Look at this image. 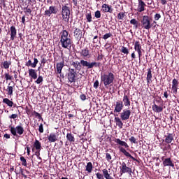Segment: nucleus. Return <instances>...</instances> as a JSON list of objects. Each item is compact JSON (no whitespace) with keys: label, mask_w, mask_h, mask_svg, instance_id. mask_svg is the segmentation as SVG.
Returning a JSON list of instances; mask_svg holds the SVG:
<instances>
[{"label":"nucleus","mask_w":179,"mask_h":179,"mask_svg":"<svg viewBox=\"0 0 179 179\" xmlns=\"http://www.w3.org/2000/svg\"><path fill=\"white\" fill-rule=\"evenodd\" d=\"M69 34L68 33V31L63 30L60 33V41L61 45L63 48H66L67 50H71V48L72 47V40L69 38Z\"/></svg>","instance_id":"obj_1"},{"label":"nucleus","mask_w":179,"mask_h":179,"mask_svg":"<svg viewBox=\"0 0 179 179\" xmlns=\"http://www.w3.org/2000/svg\"><path fill=\"white\" fill-rule=\"evenodd\" d=\"M115 76L112 72H106L101 75V82L106 88L113 86Z\"/></svg>","instance_id":"obj_2"},{"label":"nucleus","mask_w":179,"mask_h":179,"mask_svg":"<svg viewBox=\"0 0 179 179\" xmlns=\"http://www.w3.org/2000/svg\"><path fill=\"white\" fill-rule=\"evenodd\" d=\"M62 19L66 23H69L71 19V8L67 6H63L62 10Z\"/></svg>","instance_id":"obj_3"},{"label":"nucleus","mask_w":179,"mask_h":179,"mask_svg":"<svg viewBox=\"0 0 179 179\" xmlns=\"http://www.w3.org/2000/svg\"><path fill=\"white\" fill-rule=\"evenodd\" d=\"M78 77V73L75 69L69 68L67 73V79L69 83H75L76 82V78Z\"/></svg>","instance_id":"obj_4"},{"label":"nucleus","mask_w":179,"mask_h":179,"mask_svg":"<svg viewBox=\"0 0 179 179\" xmlns=\"http://www.w3.org/2000/svg\"><path fill=\"white\" fill-rule=\"evenodd\" d=\"M10 132H11L13 136H18L17 135L20 136L24 134V129L20 125L16 126V127H10Z\"/></svg>","instance_id":"obj_5"},{"label":"nucleus","mask_w":179,"mask_h":179,"mask_svg":"<svg viewBox=\"0 0 179 179\" xmlns=\"http://www.w3.org/2000/svg\"><path fill=\"white\" fill-rule=\"evenodd\" d=\"M120 165L121 176H122V174H125L126 173L129 174V176H132V168L127 166L125 162H120Z\"/></svg>","instance_id":"obj_6"},{"label":"nucleus","mask_w":179,"mask_h":179,"mask_svg":"<svg viewBox=\"0 0 179 179\" xmlns=\"http://www.w3.org/2000/svg\"><path fill=\"white\" fill-rule=\"evenodd\" d=\"M152 24L150 23V17L148 15L143 16V19L141 20V27L143 29L145 30H150L152 29Z\"/></svg>","instance_id":"obj_7"},{"label":"nucleus","mask_w":179,"mask_h":179,"mask_svg":"<svg viewBox=\"0 0 179 179\" xmlns=\"http://www.w3.org/2000/svg\"><path fill=\"white\" fill-rule=\"evenodd\" d=\"M41 143L38 140L36 139L34 142V145L32 147V152L36 150V152H35L34 153V155L36 156L38 159H41V157H40V152H41Z\"/></svg>","instance_id":"obj_8"},{"label":"nucleus","mask_w":179,"mask_h":179,"mask_svg":"<svg viewBox=\"0 0 179 179\" xmlns=\"http://www.w3.org/2000/svg\"><path fill=\"white\" fill-rule=\"evenodd\" d=\"M102 173H96V178L98 179H114V178H113L111 176V175H110V173H108V170H107V169H104L102 170Z\"/></svg>","instance_id":"obj_9"},{"label":"nucleus","mask_w":179,"mask_h":179,"mask_svg":"<svg viewBox=\"0 0 179 179\" xmlns=\"http://www.w3.org/2000/svg\"><path fill=\"white\" fill-rule=\"evenodd\" d=\"M57 13H58L57 7L55 6H50L48 10H45L44 16L50 17L52 15H57Z\"/></svg>","instance_id":"obj_10"},{"label":"nucleus","mask_w":179,"mask_h":179,"mask_svg":"<svg viewBox=\"0 0 179 179\" xmlns=\"http://www.w3.org/2000/svg\"><path fill=\"white\" fill-rule=\"evenodd\" d=\"M131 117V110L129 109H124L122 112L120 113V118L122 121H127L129 120Z\"/></svg>","instance_id":"obj_11"},{"label":"nucleus","mask_w":179,"mask_h":179,"mask_svg":"<svg viewBox=\"0 0 179 179\" xmlns=\"http://www.w3.org/2000/svg\"><path fill=\"white\" fill-rule=\"evenodd\" d=\"M162 164L164 167H172V169H174V162H173V160H171V158H165L164 157H162Z\"/></svg>","instance_id":"obj_12"},{"label":"nucleus","mask_w":179,"mask_h":179,"mask_svg":"<svg viewBox=\"0 0 179 179\" xmlns=\"http://www.w3.org/2000/svg\"><path fill=\"white\" fill-rule=\"evenodd\" d=\"M80 64L83 68H86L87 69H93V66L96 65L95 63L90 62L87 60L81 59Z\"/></svg>","instance_id":"obj_13"},{"label":"nucleus","mask_w":179,"mask_h":179,"mask_svg":"<svg viewBox=\"0 0 179 179\" xmlns=\"http://www.w3.org/2000/svg\"><path fill=\"white\" fill-rule=\"evenodd\" d=\"M124 103L122 101H117L115 104L114 113H121L124 110Z\"/></svg>","instance_id":"obj_14"},{"label":"nucleus","mask_w":179,"mask_h":179,"mask_svg":"<svg viewBox=\"0 0 179 179\" xmlns=\"http://www.w3.org/2000/svg\"><path fill=\"white\" fill-rule=\"evenodd\" d=\"M134 50L138 52V58L141 59V57H142V45H141V42H139V41H136L134 43Z\"/></svg>","instance_id":"obj_15"},{"label":"nucleus","mask_w":179,"mask_h":179,"mask_svg":"<svg viewBox=\"0 0 179 179\" xmlns=\"http://www.w3.org/2000/svg\"><path fill=\"white\" fill-rule=\"evenodd\" d=\"M102 12H104L105 13H113L114 12V8H113V6L108 5V4H103L102 6Z\"/></svg>","instance_id":"obj_16"},{"label":"nucleus","mask_w":179,"mask_h":179,"mask_svg":"<svg viewBox=\"0 0 179 179\" xmlns=\"http://www.w3.org/2000/svg\"><path fill=\"white\" fill-rule=\"evenodd\" d=\"M28 72L29 76V78H31V82H33V79L34 80H36V79H37V78L38 77V76L37 75V71L36 69H29L28 70Z\"/></svg>","instance_id":"obj_17"},{"label":"nucleus","mask_w":179,"mask_h":179,"mask_svg":"<svg viewBox=\"0 0 179 179\" xmlns=\"http://www.w3.org/2000/svg\"><path fill=\"white\" fill-rule=\"evenodd\" d=\"M10 40L11 41H15V38H16V36L17 34V30L16 29V27L11 26L10 27Z\"/></svg>","instance_id":"obj_18"},{"label":"nucleus","mask_w":179,"mask_h":179,"mask_svg":"<svg viewBox=\"0 0 179 179\" xmlns=\"http://www.w3.org/2000/svg\"><path fill=\"white\" fill-rule=\"evenodd\" d=\"M80 55L83 57V58H90V57H92L90 50H89V48H85L84 49H82L81 52H80Z\"/></svg>","instance_id":"obj_19"},{"label":"nucleus","mask_w":179,"mask_h":179,"mask_svg":"<svg viewBox=\"0 0 179 179\" xmlns=\"http://www.w3.org/2000/svg\"><path fill=\"white\" fill-rule=\"evenodd\" d=\"M119 150L121 153H123V155L126 156V157H130V159H132L134 162H139L135 157H132V155H131L130 153L127 152V150H125V148L122 147H119Z\"/></svg>","instance_id":"obj_20"},{"label":"nucleus","mask_w":179,"mask_h":179,"mask_svg":"<svg viewBox=\"0 0 179 179\" xmlns=\"http://www.w3.org/2000/svg\"><path fill=\"white\" fill-rule=\"evenodd\" d=\"M64 66H65V61H64V59L62 62L57 63L56 64L57 73H59V74L62 73V69Z\"/></svg>","instance_id":"obj_21"},{"label":"nucleus","mask_w":179,"mask_h":179,"mask_svg":"<svg viewBox=\"0 0 179 179\" xmlns=\"http://www.w3.org/2000/svg\"><path fill=\"white\" fill-rule=\"evenodd\" d=\"M122 103L125 107L131 106V100H129V96L127 95V94L125 93L123 96Z\"/></svg>","instance_id":"obj_22"},{"label":"nucleus","mask_w":179,"mask_h":179,"mask_svg":"<svg viewBox=\"0 0 179 179\" xmlns=\"http://www.w3.org/2000/svg\"><path fill=\"white\" fill-rule=\"evenodd\" d=\"M178 90V80L174 78L172 80V93L177 94V90Z\"/></svg>","instance_id":"obj_23"},{"label":"nucleus","mask_w":179,"mask_h":179,"mask_svg":"<svg viewBox=\"0 0 179 179\" xmlns=\"http://www.w3.org/2000/svg\"><path fill=\"white\" fill-rule=\"evenodd\" d=\"M145 6H146V3H145V1L143 0H138L137 12L142 13L145 11Z\"/></svg>","instance_id":"obj_24"},{"label":"nucleus","mask_w":179,"mask_h":179,"mask_svg":"<svg viewBox=\"0 0 179 179\" xmlns=\"http://www.w3.org/2000/svg\"><path fill=\"white\" fill-rule=\"evenodd\" d=\"M165 137V143L170 144L174 141V136L171 133H167Z\"/></svg>","instance_id":"obj_25"},{"label":"nucleus","mask_w":179,"mask_h":179,"mask_svg":"<svg viewBox=\"0 0 179 179\" xmlns=\"http://www.w3.org/2000/svg\"><path fill=\"white\" fill-rule=\"evenodd\" d=\"M48 139L50 143H54L58 141V136L55 133H50L48 137Z\"/></svg>","instance_id":"obj_26"},{"label":"nucleus","mask_w":179,"mask_h":179,"mask_svg":"<svg viewBox=\"0 0 179 179\" xmlns=\"http://www.w3.org/2000/svg\"><path fill=\"white\" fill-rule=\"evenodd\" d=\"M74 37L77 40H80L82 38V31L79 28H74Z\"/></svg>","instance_id":"obj_27"},{"label":"nucleus","mask_w":179,"mask_h":179,"mask_svg":"<svg viewBox=\"0 0 179 179\" xmlns=\"http://www.w3.org/2000/svg\"><path fill=\"white\" fill-rule=\"evenodd\" d=\"M115 143L117 145H120V146H124L126 149H128L129 148V145H128V143L125 141H121L120 138H115L113 140Z\"/></svg>","instance_id":"obj_28"},{"label":"nucleus","mask_w":179,"mask_h":179,"mask_svg":"<svg viewBox=\"0 0 179 179\" xmlns=\"http://www.w3.org/2000/svg\"><path fill=\"white\" fill-rule=\"evenodd\" d=\"M71 65L73 66L75 71H80L82 69V64L80 61L72 62Z\"/></svg>","instance_id":"obj_29"},{"label":"nucleus","mask_w":179,"mask_h":179,"mask_svg":"<svg viewBox=\"0 0 179 179\" xmlns=\"http://www.w3.org/2000/svg\"><path fill=\"white\" fill-rule=\"evenodd\" d=\"M152 108L155 113H162L163 111V106H157L156 103L152 106Z\"/></svg>","instance_id":"obj_30"},{"label":"nucleus","mask_w":179,"mask_h":179,"mask_svg":"<svg viewBox=\"0 0 179 179\" xmlns=\"http://www.w3.org/2000/svg\"><path fill=\"white\" fill-rule=\"evenodd\" d=\"M153 78L152 75V68H150L148 69V73H147V83L149 85V83H152V78Z\"/></svg>","instance_id":"obj_31"},{"label":"nucleus","mask_w":179,"mask_h":179,"mask_svg":"<svg viewBox=\"0 0 179 179\" xmlns=\"http://www.w3.org/2000/svg\"><path fill=\"white\" fill-rule=\"evenodd\" d=\"M130 24H133V29H134V30H138V27H139L141 23H139V21L136 20V19L133 18L130 20Z\"/></svg>","instance_id":"obj_32"},{"label":"nucleus","mask_w":179,"mask_h":179,"mask_svg":"<svg viewBox=\"0 0 179 179\" xmlns=\"http://www.w3.org/2000/svg\"><path fill=\"white\" fill-rule=\"evenodd\" d=\"M115 122L116 123V125L120 128V129H122V127H124V123H122V120H121L118 117H115Z\"/></svg>","instance_id":"obj_33"},{"label":"nucleus","mask_w":179,"mask_h":179,"mask_svg":"<svg viewBox=\"0 0 179 179\" xmlns=\"http://www.w3.org/2000/svg\"><path fill=\"white\" fill-rule=\"evenodd\" d=\"M85 169V171H87V173L90 174V173L93 171V164H92V162L87 163Z\"/></svg>","instance_id":"obj_34"},{"label":"nucleus","mask_w":179,"mask_h":179,"mask_svg":"<svg viewBox=\"0 0 179 179\" xmlns=\"http://www.w3.org/2000/svg\"><path fill=\"white\" fill-rule=\"evenodd\" d=\"M66 139L71 143H73V142H75V136H73V134H72V133H67Z\"/></svg>","instance_id":"obj_35"},{"label":"nucleus","mask_w":179,"mask_h":179,"mask_svg":"<svg viewBox=\"0 0 179 179\" xmlns=\"http://www.w3.org/2000/svg\"><path fill=\"white\" fill-rule=\"evenodd\" d=\"M3 103L6 104L8 107H13V101H10L8 98L3 99Z\"/></svg>","instance_id":"obj_36"},{"label":"nucleus","mask_w":179,"mask_h":179,"mask_svg":"<svg viewBox=\"0 0 179 179\" xmlns=\"http://www.w3.org/2000/svg\"><path fill=\"white\" fill-rule=\"evenodd\" d=\"M85 17L87 20V23H92L93 22V17H92V12L87 13L85 14Z\"/></svg>","instance_id":"obj_37"},{"label":"nucleus","mask_w":179,"mask_h":179,"mask_svg":"<svg viewBox=\"0 0 179 179\" xmlns=\"http://www.w3.org/2000/svg\"><path fill=\"white\" fill-rule=\"evenodd\" d=\"M6 91L8 96H13V87L10 86V83L8 84Z\"/></svg>","instance_id":"obj_38"},{"label":"nucleus","mask_w":179,"mask_h":179,"mask_svg":"<svg viewBox=\"0 0 179 179\" xmlns=\"http://www.w3.org/2000/svg\"><path fill=\"white\" fill-rule=\"evenodd\" d=\"M44 82V78H43V76H38L36 78V80L34 81V83H36V85H41Z\"/></svg>","instance_id":"obj_39"},{"label":"nucleus","mask_w":179,"mask_h":179,"mask_svg":"<svg viewBox=\"0 0 179 179\" xmlns=\"http://www.w3.org/2000/svg\"><path fill=\"white\" fill-rule=\"evenodd\" d=\"M31 115L35 116V118H38V120H42L43 121V117H41V115L36 110L31 112Z\"/></svg>","instance_id":"obj_40"},{"label":"nucleus","mask_w":179,"mask_h":179,"mask_svg":"<svg viewBox=\"0 0 179 179\" xmlns=\"http://www.w3.org/2000/svg\"><path fill=\"white\" fill-rule=\"evenodd\" d=\"M120 51L125 55H128V54H129V50L125 46H122Z\"/></svg>","instance_id":"obj_41"},{"label":"nucleus","mask_w":179,"mask_h":179,"mask_svg":"<svg viewBox=\"0 0 179 179\" xmlns=\"http://www.w3.org/2000/svg\"><path fill=\"white\" fill-rule=\"evenodd\" d=\"M10 65H12V62L10 61H5L3 63V66L4 68V69H9V66H10Z\"/></svg>","instance_id":"obj_42"},{"label":"nucleus","mask_w":179,"mask_h":179,"mask_svg":"<svg viewBox=\"0 0 179 179\" xmlns=\"http://www.w3.org/2000/svg\"><path fill=\"white\" fill-rule=\"evenodd\" d=\"M124 17H125V13L120 12L117 14V20H124Z\"/></svg>","instance_id":"obj_43"},{"label":"nucleus","mask_w":179,"mask_h":179,"mask_svg":"<svg viewBox=\"0 0 179 179\" xmlns=\"http://www.w3.org/2000/svg\"><path fill=\"white\" fill-rule=\"evenodd\" d=\"M29 107H31V108H29V107L26 106L25 107V111L26 113L27 114V115H30V114L31 115V113H33V108H31V106H29Z\"/></svg>","instance_id":"obj_44"},{"label":"nucleus","mask_w":179,"mask_h":179,"mask_svg":"<svg viewBox=\"0 0 179 179\" xmlns=\"http://www.w3.org/2000/svg\"><path fill=\"white\" fill-rule=\"evenodd\" d=\"M4 78L6 79V80H13V77L11 76L9 73H6L4 74Z\"/></svg>","instance_id":"obj_45"},{"label":"nucleus","mask_w":179,"mask_h":179,"mask_svg":"<svg viewBox=\"0 0 179 179\" xmlns=\"http://www.w3.org/2000/svg\"><path fill=\"white\" fill-rule=\"evenodd\" d=\"M20 160L22 162V166L27 167V162L26 161V158H24V157H20Z\"/></svg>","instance_id":"obj_46"},{"label":"nucleus","mask_w":179,"mask_h":179,"mask_svg":"<svg viewBox=\"0 0 179 179\" xmlns=\"http://www.w3.org/2000/svg\"><path fill=\"white\" fill-rule=\"evenodd\" d=\"M111 37H113V34H111V32H109V33L105 34L103 36V40H107L108 38H110Z\"/></svg>","instance_id":"obj_47"},{"label":"nucleus","mask_w":179,"mask_h":179,"mask_svg":"<svg viewBox=\"0 0 179 179\" xmlns=\"http://www.w3.org/2000/svg\"><path fill=\"white\" fill-rule=\"evenodd\" d=\"M23 169H22L20 166H17L15 167V174L17 176L19 174H20V171L22 170Z\"/></svg>","instance_id":"obj_48"},{"label":"nucleus","mask_w":179,"mask_h":179,"mask_svg":"<svg viewBox=\"0 0 179 179\" xmlns=\"http://www.w3.org/2000/svg\"><path fill=\"white\" fill-rule=\"evenodd\" d=\"M94 16L96 19H100V17H101V13L100 12V10H96L94 13Z\"/></svg>","instance_id":"obj_49"},{"label":"nucleus","mask_w":179,"mask_h":179,"mask_svg":"<svg viewBox=\"0 0 179 179\" xmlns=\"http://www.w3.org/2000/svg\"><path fill=\"white\" fill-rule=\"evenodd\" d=\"M161 149L163 152H167V143L162 144Z\"/></svg>","instance_id":"obj_50"},{"label":"nucleus","mask_w":179,"mask_h":179,"mask_svg":"<svg viewBox=\"0 0 179 179\" xmlns=\"http://www.w3.org/2000/svg\"><path fill=\"white\" fill-rule=\"evenodd\" d=\"M129 141L131 142V143L136 144L138 142L136 141V138L134 136H131L129 138Z\"/></svg>","instance_id":"obj_51"},{"label":"nucleus","mask_w":179,"mask_h":179,"mask_svg":"<svg viewBox=\"0 0 179 179\" xmlns=\"http://www.w3.org/2000/svg\"><path fill=\"white\" fill-rule=\"evenodd\" d=\"M37 64H38V59L37 58H34V62L32 63V68H36L37 66Z\"/></svg>","instance_id":"obj_52"},{"label":"nucleus","mask_w":179,"mask_h":179,"mask_svg":"<svg viewBox=\"0 0 179 179\" xmlns=\"http://www.w3.org/2000/svg\"><path fill=\"white\" fill-rule=\"evenodd\" d=\"M24 9L25 10L24 13H26V15H27V13L29 15H31V9H30V8H29L27 7H25Z\"/></svg>","instance_id":"obj_53"},{"label":"nucleus","mask_w":179,"mask_h":179,"mask_svg":"<svg viewBox=\"0 0 179 179\" xmlns=\"http://www.w3.org/2000/svg\"><path fill=\"white\" fill-rule=\"evenodd\" d=\"M106 159L107 162H110L113 157H111V155H110V153H106Z\"/></svg>","instance_id":"obj_54"},{"label":"nucleus","mask_w":179,"mask_h":179,"mask_svg":"<svg viewBox=\"0 0 179 179\" xmlns=\"http://www.w3.org/2000/svg\"><path fill=\"white\" fill-rule=\"evenodd\" d=\"M38 131H39L40 134H43V132H44V127H43L42 123H41L39 125Z\"/></svg>","instance_id":"obj_55"},{"label":"nucleus","mask_w":179,"mask_h":179,"mask_svg":"<svg viewBox=\"0 0 179 179\" xmlns=\"http://www.w3.org/2000/svg\"><path fill=\"white\" fill-rule=\"evenodd\" d=\"M99 80H96L95 82L94 83V89H97L99 87Z\"/></svg>","instance_id":"obj_56"},{"label":"nucleus","mask_w":179,"mask_h":179,"mask_svg":"<svg viewBox=\"0 0 179 179\" xmlns=\"http://www.w3.org/2000/svg\"><path fill=\"white\" fill-rule=\"evenodd\" d=\"M80 100H82L83 101H85V100H86V99H87L86 94H80Z\"/></svg>","instance_id":"obj_57"},{"label":"nucleus","mask_w":179,"mask_h":179,"mask_svg":"<svg viewBox=\"0 0 179 179\" xmlns=\"http://www.w3.org/2000/svg\"><path fill=\"white\" fill-rule=\"evenodd\" d=\"M160 17H162V15L159 13H157L154 16L155 20H159V19H160Z\"/></svg>","instance_id":"obj_58"},{"label":"nucleus","mask_w":179,"mask_h":179,"mask_svg":"<svg viewBox=\"0 0 179 179\" xmlns=\"http://www.w3.org/2000/svg\"><path fill=\"white\" fill-rule=\"evenodd\" d=\"M25 65L26 66H31V68H33V63L31 62V60H29L26 62Z\"/></svg>","instance_id":"obj_59"},{"label":"nucleus","mask_w":179,"mask_h":179,"mask_svg":"<svg viewBox=\"0 0 179 179\" xmlns=\"http://www.w3.org/2000/svg\"><path fill=\"white\" fill-rule=\"evenodd\" d=\"M92 64H95L94 66H93V68H99V66H100V65H101V63L100 62H99V63H97V62H92Z\"/></svg>","instance_id":"obj_60"},{"label":"nucleus","mask_w":179,"mask_h":179,"mask_svg":"<svg viewBox=\"0 0 179 179\" xmlns=\"http://www.w3.org/2000/svg\"><path fill=\"white\" fill-rule=\"evenodd\" d=\"M9 118H11V119H13V120H15V119L17 118V114H12V115L9 117Z\"/></svg>","instance_id":"obj_61"},{"label":"nucleus","mask_w":179,"mask_h":179,"mask_svg":"<svg viewBox=\"0 0 179 179\" xmlns=\"http://www.w3.org/2000/svg\"><path fill=\"white\" fill-rule=\"evenodd\" d=\"M22 23L24 24H26V16L25 15H23L22 17Z\"/></svg>","instance_id":"obj_62"},{"label":"nucleus","mask_w":179,"mask_h":179,"mask_svg":"<svg viewBox=\"0 0 179 179\" xmlns=\"http://www.w3.org/2000/svg\"><path fill=\"white\" fill-rule=\"evenodd\" d=\"M162 5H167V0H159Z\"/></svg>","instance_id":"obj_63"},{"label":"nucleus","mask_w":179,"mask_h":179,"mask_svg":"<svg viewBox=\"0 0 179 179\" xmlns=\"http://www.w3.org/2000/svg\"><path fill=\"white\" fill-rule=\"evenodd\" d=\"M168 150H171V145L170 144H166V152Z\"/></svg>","instance_id":"obj_64"}]
</instances>
